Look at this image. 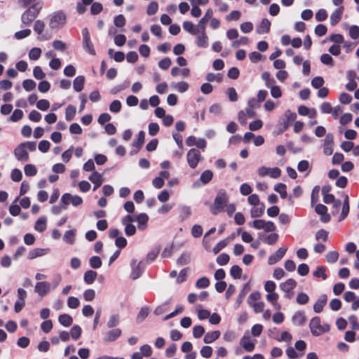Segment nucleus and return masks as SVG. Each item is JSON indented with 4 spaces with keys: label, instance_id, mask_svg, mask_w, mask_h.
Returning <instances> with one entry per match:
<instances>
[{
    "label": "nucleus",
    "instance_id": "1",
    "mask_svg": "<svg viewBox=\"0 0 359 359\" xmlns=\"http://www.w3.org/2000/svg\"><path fill=\"white\" fill-rule=\"evenodd\" d=\"M228 200L229 196L226 192L223 189L219 190L217 194L213 204L210 207L212 214L217 215L218 212L223 211Z\"/></svg>",
    "mask_w": 359,
    "mask_h": 359
},
{
    "label": "nucleus",
    "instance_id": "2",
    "mask_svg": "<svg viewBox=\"0 0 359 359\" xmlns=\"http://www.w3.org/2000/svg\"><path fill=\"white\" fill-rule=\"evenodd\" d=\"M309 328L312 335L319 337L330 330V325L327 323H321L319 317H313L309 323Z\"/></svg>",
    "mask_w": 359,
    "mask_h": 359
},
{
    "label": "nucleus",
    "instance_id": "3",
    "mask_svg": "<svg viewBox=\"0 0 359 359\" xmlns=\"http://www.w3.org/2000/svg\"><path fill=\"white\" fill-rule=\"evenodd\" d=\"M48 25L50 29H60L63 27L67 22L66 14L62 11H57L49 15Z\"/></svg>",
    "mask_w": 359,
    "mask_h": 359
},
{
    "label": "nucleus",
    "instance_id": "4",
    "mask_svg": "<svg viewBox=\"0 0 359 359\" xmlns=\"http://www.w3.org/2000/svg\"><path fill=\"white\" fill-rule=\"evenodd\" d=\"M42 6L39 4L29 7L21 16L22 25H29L37 17Z\"/></svg>",
    "mask_w": 359,
    "mask_h": 359
},
{
    "label": "nucleus",
    "instance_id": "5",
    "mask_svg": "<svg viewBox=\"0 0 359 359\" xmlns=\"http://www.w3.org/2000/svg\"><path fill=\"white\" fill-rule=\"evenodd\" d=\"M83 199L81 196L77 195H72L69 193L64 194L60 199V203L63 210H66L69 203L74 207H77L81 205Z\"/></svg>",
    "mask_w": 359,
    "mask_h": 359
},
{
    "label": "nucleus",
    "instance_id": "6",
    "mask_svg": "<svg viewBox=\"0 0 359 359\" xmlns=\"http://www.w3.org/2000/svg\"><path fill=\"white\" fill-rule=\"evenodd\" d=\"M203 157L201 152L196 149H191L187 154V160L188 165L192 169L197 167L199 162L203 161Z\"/></svg>",
    "mask_w": 359,
    "mask_h": 359
},
{
    "label": "nucleus",
    "instance_id": "7",
    "mask_svg": "<svg viewBox=\"0 0 359 359\" xmlns=\"http://www.w3.org/2000/svg\"><path fill=\"white\" fill-rule=\"evenodd\" d=\"M82 36L83 48L89 54L95 55L96 54V52L94 48V45L91 41L89 31L87 28H83L82 29Z\"/></svg>",
    "mask_w": 359,
    "mask_h": 359
},
{
    "label": "nucleus",
    "instance_id": "8",
    "mask_svg": "<svg viewBox=\"0 0 359 359\" xmlns=\"http://www.w3.org/2000/svg\"><path fill=\"white\" fill-rule=\"evenodd\" d=\"M257 174L259 177H264L269 176L271 178L276 179L280 176L281 170L279 168H268L266 166H262L258 168Z\"/></svg>",
    "mask_w": 359,
    "mask_h": 359
},
{
    "label": "nucleus",
    "instance_id": "9",
    "mask_svg": "<svg viewBox=\"0 0 359 359\" xmlns=\"http://www.w3.org/2000/svg\"><path fill=\"white\" fill-rule=\"evenodd\" d=\"M130 266L132 267L130 277L133 280H136L142 275L145 267V264L143 261H140L137 263V260L133 259L130 262Z\"/></svg>",
    "mask_w": 359,
    "mask_h": 359
},
{
    "label": "nucleus",
    "instance_id": "10",
    "mask_svg": "<svg viewBox=\"0 0 359 359\" xmlns=\"http://www.w3.org/2000/svg\"><path fill=\"white\" fill-rule=\"evenodd\" d=\"M196 35L195 43L198 48H206L209 45V39L206 29H198Z\"/></svg>",
    "mask_w": 359,
    "mask_h": 359
},
{
    "label": "nucleus",
    "instance_id": "11",
    "mask_svg": "<svg viewBox=\"0 0 359 359\" xmlns=\"http://www.w3.org/2000/svg\"><path fill=\"white\" fill-rule=\"evenodd\" d=\"M334 135L332 133H327L323 141V153L326 156H330L334 151Z\"/></svg>",
    "mask_w": 359,
    "mask_h": 359
},
{
    "label": "nucleus",
    "instance_id": "12",
    "mask_svg": "<svg viewBox=\"0 0 359 359\" xmlns=\"http://www.w3.org/2000/svg\"><path fill=\"white\" fill-rule=\"evenodd\" d=\"M240 345L248 352H252L255 347V340H252L248 332H245L240 340Z\"/></svg>",
    "mask_w": 359,
    "mask_h": 359
},
{
    "label": "nucleus",
    "instance_id": "13",
    "mask_svg": "<svg viewBox=\"0 0 359 359\" xmlns=\"http://www.w3.org/2000/svg\"><path fill=\"white\" fill-rule=\"evenodd\" d=\"M50 290V284L46 281L38 282L34 287V292L41 297L46 295Z\"/></svg>",
    "mask_w": 359,
    "mask_h": 359
},
{
    "label": "nucleus",
    "instance_id": "14",
    "mask_svg": "<svg viewBox=\"0 0 359 359\" xmlns=\"http://www.w3.org/2000/svg\"><path fill=\"white\" fill-rule=\"evenodd\" d=\"M122 331L119 328H114L107 331L104 335L103 340L104 342H112L116 341L118 337H121Z\"/></svg>",
    "mask_w": 359,
    "mask_h": 359
},
{
    "label": "nucleus",
    "instance_id": "15",
    "mask_svg": "<svg viewBox=\"0 0 359 359\" xmlns=\"http://www.w3.org/2000/svg\"><path fill=\"white\" fill-rule=\"evenodd\" d=\"M14 155L18 161H27L29 160V154L24 147V144H20L14 149Z\"/></svg>",
    "mask_w": 359,
    "mask_h": 359
},
{
    "label": "nucleus",
    "instance_id": "16",
    "mask_svg": "<svg viewBox=\"0 0 359 359\" xmlns=\"http://www.w3.org/2000/svg\"><path fill=\"white\" fill-rule=\"evenodd\" d=\"M287 248L286 247H282L280 248L276 253L273 255H271L268 259V263L270 265H273L278 262L279 260H280L283 256L285 255V252H287Z\"/></svg>",
    "mask_w": 359,
    "mask_h": 359
},
{
    "label": "nucleus",
    "instance_id": "17",
    "mask_svg": "<svg viewBox=\"0 0 359 359\" xmlns=\"http://www.w3.org/2000/svg\"><path fill=\"white\" fill-rule=\"evenodd\" d=\"M344 6H340L339 8L335 9L330 15V24L332 26H335L339 22L341 19L342 14L344 12Z\"/></svg>",
    "mask_w": 359,
    "mask_h": 359
},
{
    "label": "nucleus",
    "instance_id": "18",
    "mask_svg": "<svg viewBox=\"0 0 359 359\" xmlns=\"http://www.w3.org/2000/svg\"><path fill=\"white\" fill-rule=\"evenodd\" d=\"M88 180L94 184L93 191L98 189L104 182L102 175L96 171L93 172V173L88 177Z\"/></svg>",
    "mask_w": 359,
    "mask_h": 359
},
{
    "label": "nucleus",
    "instance_id": "19",
    "mask_svg": "<svg viewBox=\"0 0 359 359\" xmlns=\"http://www.w3.org/2000/svg\"><path fill=\"white\" fill-rule=\"evenodd\" d=\"M279 295L278 293L273 292L268 293L266 295V300L271 304L274 309L280 311L281 309L280 304L278 302Z\"/></svg>",
    "mask_w": 359,
    "mask_h": 359
},
{
    "label": "nucleus",
    "instance_id": "20",
    "mask_svg": "<svg viewBox=\"0 0 359 359\" xmlns=\"http://www.w3.org/2000/svg\"><path fill=\"white\" fill-rule=\"evenodd\" d=\"M49 252V249L48 248H34L30 250L28 253L27 258L29 259H34L35 258L44 256L47 255Z\"/></svg>",
    "mask_w": 359,
    "mask_h": 359
},
{
    "label": "nucleus",
    "instance_id": "21",
    "mask_svg": "<svg viewBox=\"0 0 359 359\" xmlns=\"http://www.w3.org/2000/svg\"><path fill=\"white\" fill-rule=\"evenodd\" d=\"M179 218L181 222L187 219L191 215V208L188 205H180L178 207Z\"/></svg>",
    "mask_w": 359,
    "mask_h": 359
},
{
    "label": "nucleus",
    "instance_id": "22",
    "mask_svg": "<svg viewBox=\"0 0 359 359\" xmlns=\"http://www.w3.org/2000/svg\"><path fill=\"white\" fill-rule=\"evenodd\" d=\"M148 220L149 217L145 213L135 215V222H137L138 229L140 230H144L147 228Z\"/></svg>",
    "mask_w": 359,
    "mask_h": 359
},
{
    "label": "nucleus",
    "instance_id": "23",
    "mask_svg": "<svg viewBox=\"0 0 359 359\" xmlns=\"http://www.w3.org/2000/svg\"><path fill=\"white\" fill-rule=\"evenodd\" d=\"M327 301V295L322 294L319 297V298L317 299L316 302L313 305V310L316 313H320L323 307L325 306Z\"/></svg>",
    "mask_w": 359,
    "mask_h": 359
},
{
    "label": "nucleus",
    "instance_id": "24",
    "mask_svg": "<svg viewBox=\"0 0 359 359\" xmlns=\"http://www.w3.org/2000/svg\"><path fill=\"white\" fill-rule=\"evenodd\" d=\"M306 320V317L304 312L297 311L292 318V323L296 326H300L304 325Z\"/></svg>",
    "mask_w": 359,
    "mask_h": 359
},
{
    "label": "nucleus",
    "instance_id": "25",
    "mask_svg": "<svg viewBox=\"0 0 359 359\" xmlns=\"http://www.w3.org/2000/svg\"><path fill=\"white\" fill-rule=\"evenodd\" d=\"M171 88L180 93H184L189 89V83L185 81L174 82L170 85Z\"/></svg>",
    "mask_w": 359,
    "mask_h": 359
},
{
    "label": "nucleus",
    "instance_id": "26",
    "mask_svg": "<svg viewBox=\"0 0 359 359\" xmlns=\"http://www.w3.org/2000/svg\"><path fill=\"white\" fill-rule=\"evenodd\" d=\"M296 285V281L292 278H289L286 281L280 284V288L283 292H290V290H293Z\"/></svg>",
    "mask_w": 359,
    "mask_h": 359
},
{
    "label": "nucleus",
    "instance_id": "27",
    "mask_svg": "<svg viewBox=\"0 0 359 359\" xmlns=\"http://www.w3.org/2000/svg\"><path fill=\"white\" fill-rule=\"evenodd\" d=\"M265 205L262 203L258 205H253L250 210V215L252 217H260L264 212Z\"/></svg>",
    "mask_w": 359,
    "mask_h": 359
},
{
    "label": "nucleus",
    "instance_id": "28",
    "mask_svg": "<svg viewBox=\"0 0 359 359\" xmlns=\"http://www.w3.org/2000/svg\"><path fill=\"white\" fill-rule=\"evenodd\" d=\"M213 12L212 10L209 8L205 12L204 16L198 22V27L200 29H206L205 24L209 19L212 18Z\"/></svg>",
    "mask_w": 359,
    "mask_h": 359
},
{
    "label": "nucleus",
    "instance_id": "29",
    "mask_svg": "<svg viewBox=\"0 0 359 359\" xmlns=\"http://www.w3.org/2000/svg\"><path fill=\"white\" fill-rule=\"evenodd\" d=\"M271 22L270 21L264 18L262 20L259 25L257 27V32L259 34L268 33L270 30Z\"/></svg>",
    "mask_w": 359,
    "mask_h": 359
},
{
    "label": "nucleus",
    "instance_id": "30",
    "mask_svg": "<svg viewBox=\"0 0 359 359\" xmlns=\"http://www.w3.org/2000/svg\"><path fill=\"white\" fill-rule=\"evenodd\" d=\"M220 336V332L218 330L208 332L205 334L203 341L205 344H211L217 340Z\"/></svg>",
    "mask_w": 359,
    "mask_h": 359
},
{
    "label": "nucleus",
    "instance_id": "31",
    "mask_svg": "<svg viewBox=\"0 0 359 359\" xmlns=\"http://www.w3.org/2000/svg\"><path fill=\"white\" fill-rule=\"evenodd\" d=\"M183 29L191 34H196L198 29V25L195 26L193 22L190 21H184L182 24Z\"/></svg>",
    "mask_w": 359,
    "mask_h": 359
},
{
    "label": "nucleus",
    "instance_id": "32",
    "mask_svg": "<svg viewBox=\"0 0 359 359\" xmlns=\"http://www.w3.org/2000/svg\"><path fill=\"white\" fill-rule=\"evenodd\" d=\"M97 276V273L96 271H94L93 270H88L86 272H85L83 276V280L85 283H86L88 285H90L94 283Z\"/></svg>",
    "mask_w": 359,
    "mask_h": 359
},
{
    "label": "nucleus",
    "instance_id": "33",
    "mask_svg": "<svg viewBox=\"0 0 359 359\" xmlns=\"http://www.w3.org/2000/svg\"><path fill=\"white\" fill-rule=\"evenodd\" d=\"M85 82V78L83 76H76L73 81L74 89L76 92H80L83 90Z\"/></svg>",
    "mask_w": 359,
    "mask_h": 359
},
{
    "label": "nucleus",
    "instance_id": "34",
    "mask_svg": "<svg viewBox=\"0 0 359 359\" xmlns=\"http://www.w3.org/2000/svg\"><path fill=\"white\" fill-rule=\"evenodd\" d=\"M47 219L45 217H40L36 222L34 229L39 232H43L46 229Z\"/></svg>",
    "mask_w": 359,
    "mask_h": 359
},
{
    "label": "nucleus",
    "instance_id": "35",
    "mask_svg": "<svg viewBox=\"0 0 359 359\" xmlns=\"http://www.w3.org/2000/svg\"><path fill=\"white\" fill-rule=\"evenodd\" d=\"M75 229H71L65 232L63 240L68 244L72 245L75 241Z\"/></svg>",
    "mask_w": 359,
    "mask_h": 359
},
{
    "label": "nucleus",
    "instance_id": "36",
    "mask_svg": "<svg viewBox=\"0 0 359 359\" xmlns=\"http://www.w3.org/2000/svg\"><path fill=\"white\" fill-rule=\"evenodd\" d=\"M212 177V172L210 170H206L201 173L199 180L203 184H206L211 181Z\"/></svg>",
    "mask_w": 359,
    "mask_h": 359
},
{
    "label": "nucleus",
    "instance_id": "37",
    "mask_svg": "<svg viewBox=\"0 0 359 359\" xmlns=\"http://www.w3.org/2000/svg\"><path fill=\"white\" fill-rule=\"evenodd\" d=\"M59 323L65 327L70 326L73 323L72 318L68 314H62L58 318Z\"/></svg>",
    "mask_w": 359,
    "mask_h": 359
},
{
    "label": "nucleus",
    "instance_id": "38",
    "mask_svg": "<svg viewBox=\"0 0 359 359\" xmlns=\"http://www.w3.org/2000/svg\"><path fill=\"white\" fill-rule=\"evenodd\" d=\"M120 323V318H119V316L118 314H113L111 315L107 323V326L109 327V328H113V327H115L116 326H117Z\"/></svg>",
    "mask_w": 359,
    "mask_h": 359
},
{
    "label": "nucleus",
    "instance_id": "39",
    "mask_svg": "<svg viewBox=\"0 0 359 359\" xmlns=\"http://www.w3.org/2000/svg\"><path fill=\"white\" fill-rule=\"evenodd\" d=\"M150 309L147 306L142 307L137 316V322L142 323L147 317Z\"/></svg>",
    "mask_w": 359,
    "mask_h": 359
},
{
    "label": "nucleus",
    "instance_id": "40",
    "mask_svg": "<svg viewBox=\"0 0 359 359\" xmlns=\"http://www.w3.org/2000/svg\"><path fill=\"white\" fill-rule=\"evenodd\" d=\"M274 190L280 194L282 198H286L287 194L286 191V185L283 183H278L275 185Z\"/></svg>",
    "mask_w": 359,
    "mask_h": 359
},
{
    "label": "nucleus",
    "instance_id": "41",
    "mask_svg": "<svg viewBox=\"0 0 359 359\" xmlns=\"http://www.w3.org/2000/svg\"><path fill=\"white\" fill-rule=\"evenodd\" d=\"M76 114V107L73 105H68L66 108L65 118L67 121L72 120Z\"/></svg>",
    "mask_w": 359,
    "mask_h": 359
},
{
    "label": "nucleus",
    "instance_id": "42",
    "mask_svg": "<svg viewBox=\"0 0 359 359\" xmlns=\"http://www.w3.org/2000/svg\"><path fill=\"white\" fill-rule=\"evenodd\" d=\"M41 54V50L39 48H32L29 52V57L30 60H38Z\"/></svg>",
    "mask_w": 359,
    "mask_h": 359
},
{
    "label": "nucleus",
    "instance_id": "43",
    "mask_svg": "<svg viewBox=\"0 0 359 359\" xmlns=\"http://www.w3.org/2000/svg\"><path fill=\"white\" fill-rule=\"evenodd\" d=\"M261 299V294L258 291L252 292L248 298V303L249 305L252 304L253 303L259 302V300Z\"/></svg>",
    "mask_w": 359,
    "mask_h": 359
},
{
    "label": "nucleus",
    "instance_id": "44",
    "mask_svg": "<svg viewBox=\"0 0 359 359\" xmlns=\"http://www.w3.org/2000/svg\"><path fill=\"white\" fill-rule=\"evenodd\" d=\"M325 271L326 268L325 266H320L316 268V270L313 272V275L316 278L321 277L323 280H325L327 278Z\"/></svg>",
    "mask_w": 359,
    "mask_h": 359
},
{
    "label": "nucleus",
    "instance_id": "45",
    "mask_svg": "<svg viewBox=\"0 0 359 359\" xmlns=\"http://www.w3.org/2000/svg\"><path fill=\"white\" fill-rule=\"evenodd\" d=\"M36 86V83L32 79H25L22 82V86L26 91L34 90Z\"/></svg>",
    "mask_w": 359,
    "mask_h": 359
},
{
    "label": "nucleus",
    "instance_id": "46",
    "mask_svg": "<svg viewBox=\"0 0 359 359\" xmlns=\"http://www.w3.org/2000/svg\"><path fill=\"white\" fill-rule=\"evenodd\" d=\"M81 328L79 325H74L72 327L69 334L72 339L76 340L81 337Z\"/></svg>",
    "mask_w": 359,
    "mask_h": 359
},
{
    "label": "nucleus",
    "instance_id": "47",
    "mask_svg": "<svg viewBox=\"0 0 359 359\" xmlns=\"http://www.w3.org/2000/svg\"><path fill=\"white\" fill-rule=\"evenodd\" d=\"M278 239V235L276 233L271 232L264 238V242L268 245L275 244Z\"/></svg>",
    "mask_w": 359,
    "mask_h": 359
},
{
    "label": "nucleus",
    "instance_id": "48",
    "mask_svg": "<svg viewBox=\"0 0 359 359\" xmlns=\"http://www.w3.org/2000/svg\"><path fill=\"white\" fill-rule=\"evenodd\" d=\"M89 264L92 268L99 269L102 266V261L99 257L93 256L90 258Z\"/></svg>",
    "mask_w": 359,
    "mask_h": 359
},
{
    "label": "nucleus",
    "instance_id": "49",
    "mask_svg": "<svg viewBox=\"0 0 359 359\" xmlns=\"http://www.w3.org/2000/svg\"><path fill=\"white\" fill-rule=\"evenodd\" d=\"M205 333V329L202 325H196L193 327V336L196 339L201 337Z\"/></svg>",
    "mask_w": 359,
    "mask_h": 359
},
{
    "label": "nucleus",
    "instance_id": "50",
    "mask_svg": "<svg viewBox=\"0 0 359 359\" xmlns=\"http://www.w3.org/2000/svg\"><path fill=\"white\" fill-rule=\"evenodd\" d=\"M339 258V253L337 251H330L325 256L326 261L328 263H334Z\"/></svg>",
    "mask_w": 359,
    "mask_h": 359
},
{
    "label": "nucleus",
    "instance_id": "51",
    "mask_svg": "<svg viewBox=\"0 0 359 359\" xmlns=\"http://www.w3.org/2000/svg\"><path fill=\"white\" fill-rule=\"evenodd\" d=\"M205 79L208 82L216 81L218 83H220L222 80V76L220 74H215L214 73L210 72L206 74Z\"/></svg>",
    "mask_w": 359,
    "mask_h": 359
},
{
    "label": "nucleus",
    "instance_id": "52",
    "mask_svg": "<svg viewBox=\"0 0 359 359\" xmlns=\"http://www.w3.org/2000/svg\"><path fill=\"white\" fill-rule=\"evenodd\" d=\"M121 102L119 100H114L109 105V110L112 113H118L121 109Z\"/></svg>",
    "mask_w": 359,
    "mask_h": 359
},
{
    "label": "nucleus",
    "instance_id": "53",
    "mask_svg": "<svg viewBox=\"0 0 359 359\" xmlns=\"http://www.w3.org/2000/svg\"><path fill=\"white\" fill-rule=\"evenodd\" d=\"M25 174L27 176H34L36 175L37 170L36 167L32 164H27L24 168Z\"/></svg>",
    "mask_w": 359,
    "mask_h": 359
},
{
    "label": "nucleus",
    "instance_id": "54",
    "mask_svg": "<svg viewBox=\"0 0 359 359\" xmlns=\"http://www.w3.org/2000/svg\"><path fill=\"white\" fill-rule=\"evenodd\" d=\"M210 285V280L207 277L199 278L196 283V287L198 288H206Z\"/></svg>",
    "mask_w": 359,
    "mask_h": 359
},
{
    "label": "nucleus",
    "instance_id": "55",
    "mask_svg": "<svg viewBox=\"0 0 359 359\" xmlns=\"http://www.w3.org/2000/svg\"><path fill=\"white\" fill-rule=\"evenodd\" d=\"M145 133L142 130L140 131L137 140L134 141L133 145L140 149L144 142Z\"/></svg>",
    "mask_w": 359,
    "mask_h": 359
},
{
    "label": "nucleus",
    "instance_id": "56",
    "mask_svg": "<svg viewBox=\"0 0 359 359\" xmlns=\"http://www.w3.org/2000/svg\"><path fill=\"white\" fill-rule=\"evenodd\" d=\"M158 9V4L156 1H151L147 6V13L149 15L155 14Z\"/></svg>",
    "mask_w": 359,
    "mask_h": 359
},
{
    "label": "nucleus",
    "instance_id": "57",
    "mask_svg": "<svg viewBox=\"0 0 359 359\" xmlns=\"http://www.w3.org/2000/svg\"><path fill=\"white\" fill-rule=\"evenodd\" d=\"M33 75L35 79L41 80L45 78L46 74L43 72L42 69L39 66H36L33 70Z\"/></svg>",
    "mask_w": 359,
    "mask_h": 359
},
{
    "label": "nucleus",
    "instance_id": "58",
    "mask_svg": "<svg viewBox=\"0 0 359 359\" xmlns=\"http://www.w3.org/2000/svg\"><path fill=\"white\" fill-rule=\"evenodd\" d=\"M320 61L324 65H329L330 67H332L334 65L333 58L329 54L327 53L323 54L320 56Z\"/></svg>",
    "mask_w": 359,
    "mask_h": 359
},
{
    "label": "nucleus",
    "instance_id": "59",
    "mask_svg": "<svg viewBox=\"0 0 359 359\" xmlns=\"http://www.w3.org/2000/svg\"><path fill=\"white\" fill-rule=\"evenodd\" d=\"M114 24L117 27H122L126 25L125 17L120 14L114 17Z\"/></svg>",
    "mask_w": 359,
    "mask_h": 359
},
{
    "label": "nucleus",
    "instance_id": "60",
    "mask_svg": "<svg viewBox=\"0 0 359 359\" xmlns=\"http://www.w3.org/2000/svg\"><path fill=\"white\" fill-rule=\"evenodd\" d=\"M242 273V269L238 265H234L230 270V274L233 278H240Z\"/></svg>",
    "mask_w": 359,
    "mask_h": 359
},
{
    "label": "nucleus",
    "instance_id": "61",
    "mask_svg": "<svg viewBox=\"0 0 359 359\" xmlns=\"http://www.w3.org/2000/svg\"><path fill=\"white\" fill-rule=\"evenodd\" d=\"M324 82L322 76H316L311 80V86L314 88H320L323 86Z\"/></svg>",
    "mask_w": 359,
    "mask_h": 359
},
{
    "label": "nucleus",
    "instance_id": "62",
    "mask_svg": "<svg viewBox=\"0 0 359 359\" xmlns=\"http://www.w3.org/2000/svg\"><path fill=\"white\" fill-rule=\"evenodd\" d=\"M140 353L142 355V356L149 357L152 354L151 347L148 344L142 345L140 347Z\"/></svg>",
    "mask_w": 359,
    "mask_h": 359
},
{
    "label": "nucleus",
    "instance_id": "63",
    "mask_svg": "<svg viewBox=\"0 0 359 359\" xmlns=\"http://www.w3.org/2000/svg\"><path fill=\"white\" fill-rule=\"evenodd\" d=\"M327 18V13L325 9H319L316 13V20L318 22L325 21Z\"/></svg>",
    "mask_w": 359,
    "mask_h": 359
},
{
    "label": "nucleus",
    "instance_id": "64",
    "mask_svg": "<svg viewBox=\"0 0 359 359\" xmlns=\"http://www.w3.org/2000/svg\"><path fill=\"white\" fill-rule=\"evenodd\" d=\"M349 36L353 39H356L359 36V27L357 25H352L349 28Z\"/></svg>",
    "mask_w": 359,
    "mask_h": 359
}]
</instances>
